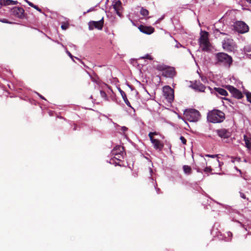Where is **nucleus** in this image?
<instances>
[{
	"mask_svg": "<svg viewBox=\"0 0 251 251\" xmlns=\"http://www.w3.org/2000/svg\"><path fill=\"white\" fill-rule=\"evenodd\" d=\"M207 120L212 123H219L225 119V113L219 110L214 109L208 113Z\"/></svg>",
	"mask_w": 251,
	"mask_h": 251,
	"instance_id": "1",
	"label": "nucleus"
},
{
	"mask_svg": "<svg viewBox=\"0 0 251 251\" xmlns=\"http://www.w3.org/2000/svg\"><path fill=\"white\" fill-rule=\"evenodd\" d=\"M159 71L162 72V75L165 77L173 78L176 75L175 68L165 65H158L156 67Z\"/></svg>",
	"mask_w": 251,
	"mask_h": 251,
	"instance_id": "2",
	"label": "nucleus"
},
{
	"mask_svg": "<svg viewBox=\"0 0 251 251\" xmlns=\"http://www.w3.org/2000/svg\"><path fill=\"white\" fill-rule=\"evenodd\" d=\"M216 64H223L230 67L232 63V58L227 54L224 52H219L215 54Z\"/></svg>",
	"mask_w": 251,
	"mask_h": 251,
	"instance_id": "3",
	"label": "nucleus"
},
{
	"mask_svg": "<svg viewBox=\"0 0 251 251\" xmlns=\"http://www.w3.org/2000/svg\"><path fill=\"white\" fill-rule=\"evenodd\" d=\"M208 35V32L207 31L201 32L199 43L203 51H208L210 50V43L209 41Z\"/></svg>",
	"mask_w": 251,
	"mask_h": 251,
	"instance_id": "4",
	"label": "nucleus"
},
{
	"mask_svg": "<svg viewBox=\"0 0 251 251\" xmlns=\"http://www.w3.org/2000/svg\"><path fill=\"white\" fill-rule=\"evenodd\" d=\"M183 115L186 120L192 122L198 121L200 117V112L194 109L186 110Z\"/></svg>",
	"mask_w": 251,
	"mask_h": 251,
	"instance_id": "5",
	"label": "nucleus"
},
{
	"mask_svg": "<svg viewBox=\"0 0 251 251\" xmlns=\"http://www.w3.org/2000/svg\"><path fill=\"white\" fill-rule=\"evenodd\" d=\"M234 30L239 33L244 34L249 31L248 25L243 21H237L234 24Z\"/></svg>",
	"mask_w": 251,
	"mask_h": 251,
	"instance_id": "6",
	"label": "nucleus"
},
{
	"mask_svg": "<svg viewBox=\"0 0 251 251\" xmlns=\"http://www.w3.org/2000/svg\"><path fill=\"white\" fill-rule=\"evenodd\" d=\"M163 96L169 102H171L174 99V91L169 86H165L163 88Z\"/></svg>",
	"mask_w": 251,
	"mask_h": 251,
	"instance_id": "7",
	"label": "nucleus"
},
{
	"mask_svg": "<svg viewBox=\"0 0 251 251\" xmlns=\"http://www.w3.org/2000/svg\"><path fill=\"white\" fill-rule=\"evenodd\" d=\"M222 47L226 51L231 52L235 48V43L231 38H225L222 42Z\"/></svg>",
	"mask_w": 251,
	"mask_h": 251,
	"instance_id": "8",
	"label": "nucleus"
},
{
	"mask_svg": "<svg viewBox=\"0 0 251 251\" xmlns=\"http://www.w3.org/2000/svg\"><path fill=\"white\" fill-rule=\"evenodd\" d=\"M104 25V19L102 17L99 21H91L88 23V28L90 30L96 28L98 30H101Z\"/></svg>",
	"mask_w": 251,
	"mask_h": 251,
	"instance_id": "9",
	"label": "nucleus"
},
{
	"mask_svg": "<svg viewBox=\"0 0 251 251\" xmlns=\"http://www.w3.org/2000/svg\"><path fill=\"white\" fill-rule=\"evenodd\" d=\"M226 88L229 91L232 96L236 99H241L243 97L242 92L231 85L226 86Z\"/></svg>",
	"mask_w": 251,
	"mask_h": 251,
	"instance_id": "10",
	"label": "nucleus"
},
{
	"mask_svg": "<svg viewBox=\"0 0 251 251\" xmlns=\"http://www.w3.org/2000/svg\"><path fill=\"white\" fill-rule=\"evenodd\" d=\"M12 15L20 19H24L25 17V10L22 7H14L11 9Z\"/></svg>",
	"mask_w": 251,
	"mask_h": 251,
	"instance_id": "11",
	"label": "nucleus"
},
{
	"mask_svg": "<svg viewBox=\"0 0 251 251\" xmlns=\"http://www.w3.org/2000/svg\"><path fill=\"white\" fill-rule=\"evenodd\" d=\"M139 30L146 34H151L154 32V28L151 26H146L144 25H140L138 27Z\"/></svg>",
	"mask_w": 251,
	"mask_h": 251,
	"instance_id": "12",
	"label": "nucleus"
},
{
	"mask_svg": "<svg viewBox=\"0 0 251 251\" xmlns=\"http://www.w3.org/2000/svg\"><path fill=\"white\" fill-rule=\"evenodd\" d=\"M193 88L200 92H204L206 89L211 91V89L210 87L206 88L204 85H203L200 81H196L192 85Z\"/></svg>",
	"mask_w": 251,
	"mask_h": 251,
	"instance_id": "13",
	"label": "nucleus"
},
{
	"mask_svg": "<svg viewBox=\"0 0 251 251\" xmlns=\"http://www.w3.org/2000/svg\"><path fill=\"white\" fill-rule=\"evenodd\" d=\"M216 133L222 138H228L231 136L230 132L226 128H221L216 130Z\"/></svg>",
	"mask_w": 251,
	"mask_h": 251,
	"instance_id": "14",
	"label": "nucleus"
},
{
	"mask_svg": "<svg viewBox=\"0 0 251 251\" xmlns=\"http://www.w3.org/2000/svg\"><path fill=\"white\" fill-rule=\"evenodd\" d=\"M113 8L114 9L115 11H116L117 14L120 16L122 17V14L121 13V11L123 9L122 7V2L118 0L115 1V2L112 5Z\"/></svg>",
	"mask_w": 251,
	"mask_h": 251,
	"instance_id": "15",
	"label": "nucleus"
},
{
	"mask_svg": "<svg viewBox=\"0 0 251 251\" xmlns=\"http://www.w3.org/2000/svg\"><path fill=\"white\" fill-rule=\"evenodd\" d=\"M211 93L214 94L216 96H218V94L224 96H226L228 95L227 92L225 89L222 88L215 87L213 90L211 89Z\"/></svg>",
	"mask_w": 251,
	"mask_h": 251,
	"instance_id": "16",
	"label": "nucleus"
},
{
	"mask_svg": "<svg viewBox=\"0 0 251 251\" xmlns=\"http://www.w3.org/2000/svg\"><path fill=\"white\" fill-rule=\"evenodd\" d=\"M150 140L153 144L154 149L159 151L162 150L164 147V144L161 141L156 139H150Z\"/></svg>",
	"mask_w": 251,
	"mask_h": 251,
	"instance_id": "17",
	"label": "nucleus"
},
{
	"mask_svg": "<svg viewBox=\"0 0 251 251\" xmlns=\"http://www.w3.org/2000/svg\"><path fill=\"white\" fill-rule=\"evenodd\" d=\"M124 147L121 146H116L112 151V153L114 155H119L124 152Z\"/></svg>",
	"mask_w": 251,
	"mask_h": 251,
	"instance_id": "18",
	"label": "nucleus"
},
{
	"mask_svg": "<svg viewBox=\"0 0 251 251\" xmlns=\"http://www.w3.org/2000/svg\"><path fill=\"white\" fill-rule=\"evenodd\" d=\"M18 3L17 1L13 0H0V4L1 5H16Z\"/></svg>",
	"mask_w": 251,
	"mask_h": 251,
	"instance_id": "19",
	"label": "nucleus"
},
{
	"mask_svg": "<svg viewBox=\"0 0 251 251\" xmlns=\"http://www.w3.org/2000/svg\"><path fill=\"white\" fill-rule=\"evenodd\" d=\"M244 140L245 143V146L248 149H251V137L250 135H244Z\"/></svg>",
	"mask_w": 251,
	"mask_h": 251,
	"instance_id": "20",
	"label": "nucleus"
},
{
	"mask_svg": "<svg viewBox=\"0 0 251 251\" xmlns=\"http://www.w3.org/2000/svg\"><path fill=\"white\" fill-rule=\"evenodd\" d=\"M213 34L216 38H219L221 36V35H227L228 34L225 32H221L218 29H215L213 31Z\"/></svg>",
	"mask_w": 251,
	"mask_h": 251,
	"instance_id": "21",
	"label": "nucleus"
},
{
	"mask_svg": "<svg viewBox=\"0 0 251 251\" xmlns=\"http://www.w3.org/2000/svg\"><path fill=\"white\" fill-rule=\"evenodd\" d=\"M183 170L184 173L187 175H189L192 173L191 167L188 165H184L183 166Z\"/></svg>",
	"mask_w": 251,
	"mask_h": 251,
	"instance_id": "22",
	"label": "nucleus"
},
{
	"mask_svg": "<svg viewBox=\"0 0 251 251\" xmlns=\"http://www.w3.org/2000/svg\"><path fill=\"white\" fill-rule=\"evenodd\" d=\"M121 93L126 104L129 107H131L129 101L127 99L126 94L122 90H121Z\"/></svg>",
	"mask_w": 251,
	"mask_h": 251,
	"instance_id": "23",
	"label": "nucleus"
},
{
	"mask_svg": "<svg viewBox=\"0 0 251 251\" xmlns=\"http://www.w3.org/2000/svg\"><path fill=\"white\" fill-rule=\"evenodd\" d=\"M140 13L142 15L145 17L148 16L149 14V11L143 7L141 8Z\"/></svg>",
	"mask_w": 251,
	"mask_h": 251,
	"instance_id": "24",
	"label": "nucleus"
},
{
	"mask_svg": "<svg viewBox=\"0 0 251 251\" xmlns=\"http://www.w3.org/2000/svg\"><path fill=\"white\" fill-rule=\"evenodd\" d=\"M100 95L101 97L103 98L104 100H108L107 95L104 91L101 90L100 91Z\"/></svg>",
	"mask_w": 251,
	"mask_h": 251,
	"instance_id": "25",
	"label": "nucleus"
},
{
	"mask_svg": "<svg viewBox=\"0 0 251 251\" xmlns=\"http://www.w3.org/2000/svg\"><path fill=\"white\" fill-rule=\"evenodd\" d=\"M69 25L67 23H62L61 27L63 30H66L69 28Z\"/></svg>",
	"mask_w": 251,
	"mask_h": 251,
	"instance_id": "26",
	"label": "nucleus"
},
{
	"mask_svg": "<svg viewBox=\"0 0 251 251\" xmlns=\"http://www.w3.org/2000/svg\"><path fill=\"white\" fill-rule=\"evenodd\" d=\"M124 154H119V155H114V158L119 161H121L122 159L124 158Z\"/></svg>",
	"mask_w": 251,
	"mask_h": 251,
	"instance_id": "27",
	"label": "nucleus"
},
{
	"mask_svg": "<svg viewBox=\"0 0 251 251\" xmlns=\"http://www.w3.org/2000/svg\"><path fill=\"white\" fill-rule=\"evenodd\" d=\"M140 58V59H149V60H152L153 59V58L150 54H146L145 56L141 57Z\"/></svg>",
	"mask_w": 251,
	"mask_h": 251,
	"instance_id": "28",
	"label": "nucleus"
},
{
	"mask_svg": "<svg viewBox=\"0 0 251 251\" xmlns=\"http://www.w3.org/2000/svg\"><path fill=\"white\" fill-rule=\"evenodd\" d=\"M157 135V133L156 132H151L149 134V137H150V139H154L153 138V135Z\"/></svg>",
	"mask_w": 251,
	"mask_h": 251,
	"instance_id": "29",
	"label": "nucleus"
},
{
	"mask_svg": "<svg viewBox=\"0 0 251 251\" xmlns=\"http://www.w3.org/2000/svg\"><path fill=\"white\" fill-rule=\"evenodd\" d=\"M246 97L248 101L251 103V93L247 92L246 93Z\"/></svg>",
	"mask_w": 251,
	"mask_h": 251,
	"instance_id": "30",
	"label": "nucleus"
},
{
	"mask_svg": "<svg viewBox=\"0 0 251 251\" xmlns=\"http://www.w3.org/2000/svg\"><path fill=\"white\" fill-rule=\"evenodd\" d=\"M204 172L206 173H210L212 171V169L211 168V167L210 166L209 167H206L204 169Z\"/></svg>",
	"mask_w": 251,
	"mask_h": 251,
	"instance_id": "31",
	"label": "nucleus"
},
{
	"mask_svg": "<svg viewBox=\"0 0 251 251\" xmlns=\"http://www.w3.org/2000/svg\"><path fill=\"white\" fill-rule=\"evenodd\" d=\"M180 140H181V141L182 142V143H183V144L184 145H185L186 144V142H187V140L186 139L184 138V137L183 136H180Z\"/></svg>",
	"mask_w": 251,
	"mask_h": 251,
	"instance_id": "32",
	"label": "nucleus"
},
{
	"mask_svg": "<svg viewBox=\"0 0 251 251\" xmlns=\"http://www.w3.org/2000/svg\"><path fill=\"white\" fill-rule=\"evenodd\" d=\"M0 22H1L3 23H6V24H11V22H9L7 19H2L0 20Z\"/></svg>",
	"mask_w": 251,
	"mask_h": 251,
	"instance_id": "33",
	"label": "nucleus"
},
{
	"mask_svg": "<svg viewBox=\"0 0 251 251\" xmlns=\"http://www.w3.org/2000/svg\"><path fill=\"white\" fill-rule=\"evenodd\" d=\"M205 156H207V157H211V158H216V157H218V155L217 154H213V155L206 154Z\"/></svg>",
	"mask_w": 251,
	"mask_h": 251,
	"instance_id": "34",
	"label": "nucleus"
},
{
	"mask_svg": "<svg viewBox=\"0 0 251 251\" xmlns=\"http://www.w3.org/2000/svg\"><path fill=\"white\" fill-rule=\"evenodd\" d=\"M33 8L35 9H36L37 11L40 12H42V10L36 5H35L34 6H33Z\"/></svg>",
	"mask_w": 251,
	"mask_h": 251,
	"instance_id": "35",
	"label": "nucleus"
},
{
	"mask_svg": "<svg viewBox=\"0 0 251 251\" xmlns=\"http://www.w3.org/2000/svg\"><path fill=\"white\" fill-rule=\"evenodd\" d=\"M26 2L28 3V4L31 7L33 8V6L35 5L33 3L26 0Z\"/></svg>",
	"mask_w": 251,
	"mask_h": 251,
	"instance_id": "36",
	"label": "nucleus"
},
{
	"mask_svg": "<svg viewBox=\"0 0 251 251\" xmlns=\"http://www.w3.org/2000/svg\"><path fill=\"white\" fill-rule=\"evenodd\" d=\"M240 196H241V198H242L244 199H246V195L244 193H240Z\"/></svg>",
	"mask_w": 251,
	"mask_h": 251,
	"instance_id": "37",
	"label": "nucleus"
},
{
	"mask_svg": "<svg viewBox=\"0 0 251 251\" xmlns=\"http://www.w3.org/2000/svg\"><path fill=\"white\" fill-rule=\"evenodd\" d=\"M38 95H39V97H40L42 99L46 100V99H45V98L43 96H42L41 95H40V94H38Z\"/></svg>",
	"mask_w": 251,
	"mask_h": 251,
	"instance_id": "38",
	"label": "nucleus"
},
{
	"mask_svg": "<svg viewBox=\"0 0 251 251\" xmlns=\"http://www.w3.org/2000/svg\"><path fill=\"white\" fill-rule=\"evenodd\" d=\"M67 53L68 54V55L71 57L72 58L73 57V55L71 54V53L69 52V51H67Z\"/></svg>",
	"mask_w": 251,
	"mask_h": 251,
	"instance_id": "39",
	"label": "nucleus"
},
{
	"mask_svg": "<svg viewBox=\"0 0 251 251\" xmlns=\"http://www.w3.org/2000/svg\"><path fill=\"white\" fill-rule=\"evenodd\" d=\"M246 1H247L248 3H249L251 4V0H246Z\"/></svg>",
	"mask_w": 251,
	"mask_h": 251,
	"instance_id": "40",
	"label": "nucleus"
},
{
	"mask_svg": "<svg viewBox=\"0 0 251 251\" xmlns=\"http://www.w3.org/2000/svg\"><path fill=\"white\" fill-rule=\"evenodd\" d=\"M204 79H206V78H201V80H202L203 81H204Z\"/></svg>",
	"mask_w": 251,
	"mask_h": 251,
	"instance_id": "41",
	"label": "nucleus"
},
{
	"mask_svg": "<svg viewBox=\"0 0 251 251\" xmlns=\"http://www.w3.org/2000/svg\"><path fill=\"white\" fill-rule=\"evenodd\" d=\"M197 171H198V172H201L199 169H198Z\"/></svg>",
	"mask_w": 251,
	"mask_h": 251,
	"instance_id": "42",
	"label": "nucleus"
},
{
	"mask_svg": "<svg viewBox=\"0 0 251 251\" xmlns=\"http://www.w3.org/2000/svg\"><path fill=\"white\" fill-rule=\"evenodd\" d=\"M75 127H76V125H75V127H74V130H75Z\"/></svg>",
	"mask_w": 251,
	"mask_h": 251,
	"instance_id": "43",
	"label": "nucleus"
},
{
	"mask_svg": "<svg viewBox=\"0 0 251 251\" xmlns=\"http://www.w3.org/2000/svg\"><path fill=\"white\" fill-rule=\"evenodd\" d=\"M224 99H225V100H228V99H227V98H225Z\"/></svg>",
	"mask_w": 251,
	"mask_h": 251,
	"instance_id": "44",
	"label": "nucleus"
},
{
	"mask_svg": "<svg viewBox=\"0 0 251 251\" xmlns=\"http://www.w3.org/2000/svg\"><path fill=\"white\" fill-rule=\"evenodd\" d=\"M229 234H231V235H232L231 232H229Z\"/></svg>",
	"mask_w": 251,
	"mask_h": 251,
	"instance_id": "45",
	"label": "nucleus"
}]
</instances>
